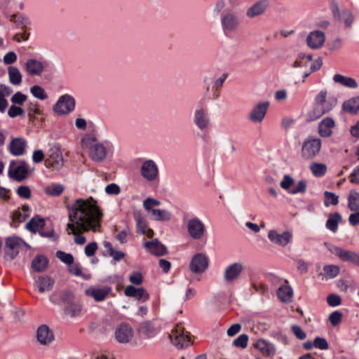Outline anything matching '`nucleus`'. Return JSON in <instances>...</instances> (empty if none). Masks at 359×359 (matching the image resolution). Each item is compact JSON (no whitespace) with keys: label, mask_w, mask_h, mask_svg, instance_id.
<instances>
[{"label":"nucleus","mask_w":359,"mask_h":359,"mask_svg":"<svg viewBox=\"0 0 359 359\" xmlns=\"http://www.w3.org/2000/svg\"><path fill=\"white\" fill-rule=\"evenodd\" d=\"M69 222V233L75 235L74 242L79 245L86 243V238L79 233L100 231V224L103 214L93 197L86 199L78 198L67 206Z\"/></svg>","instance_id":"1"},{"label":"nucleus","mask_w":359,"mask_h":359,"mask_svg":"<svg viewBox=\"0 0 359 359\" xmlns=\"http://www.w3.org/2000/svg\"><path fill=\"white\" fill-rule=\"evenodd\" d=\"M81 146L88 150L89 157L95 162H102L107 157L109 144L97 142L93 134H86L81 139Z\"/></svg>","instance_id":"2"},{"label":"nucleus","mask_w":359,"mask_h":359,"mask_svg":"<svg viewBox=\"0 0 359 359\" xmlns=\"http://www.w3.org/2000/svg\"><path fill=\"white\" fill-rule=\"evenodd\" d=\"M327 90H320L314 98L313 107L309 113V119L311 121L317 120L325 114L330 112L337 104V99L327 97Z\"/></svg>","instance_id":"3"},{"label":"nucleus","mask_w":359,"mask_h":359,"mask_svg":"<svg viewBox=\"0 0 359 359\" xmlns=\"http://www.w3.org/2000/svg\"><path fill=\"white\" fill-rule=\"evenodd\" d=\"M241 24L238 14L234 11L226 10L220 15V25L223 34L230 36L236 33Z\"/></svg>","instance_id":"4"},{"label":"nucleus","mask_w":359,"mask_h":359,"mask_svg":"<svg viewBox=\"0 0 359 359\" xmlns=\"http://www.w3.org/2000/svg\"><path fill=\"white\" fill-rule=\"evenodd\" d=\"M193 123L202 133L209 131L211 126V117L207 107L198 106L194 112Z\"/></svg>","instance_id":"5"},{"label":"nucleus","mask_w":359,"mask_h":359,"mask_svg":"<svg viewBox=\"0 0 359 359\" xmlns=\"http://www.w3.org/2000/svg\"><path fill=\"white\" fill-rule=\"evenodd\" d=\"M30 172L29 164L25 161H12L9 164L8 175L11 179L22 182L28 177Z\"/></svg>","instance_id":"6"},{"label":"nucleus","mask_w":359,"mask_h":359,"mask_svg":"<svg viewBox=\"0 0 359 359\" xmlns=\"http://www.w3.org/2000/svg\"><path fill=\"white\" fill-rule=\"evenodd\" d=\"M321 144L320 138L309 136L302 144V156L305 159L314 158L320 153Z\"/></svg>","instance_id":"7"},{"label":"nucleus","mask_w":359,"mask_h":359,"mask_svg":"<svg viewBox=\"0 0 359 359\" xmlns=\"http://www.w3.org/2000/svg\"><path fill=\"white\" fill-rule=\"evenodd\" d=\"M187 229L190 238L196 241L202 239L206 232L205 224L196 217L187 221Z\"/></svg>","instance_id":"8"},{"label":"nucleus","mask_w":359,"mask_h":359,"mask_svg":"<svg viewBox=\"0 0 359 359\" xmlns=\"http://www.w3.org/2000/svg\"><path fill=\"white\" fill-rule=\"evenodd\" d=\"M75 105L74 98L66 94L60 97L53 107V111L60 115H67L74 110Z\"/></svg>","instance_id":"9"},{"label":"nucleus","mask_w":359,"mask_h":359,"mask_svg":"<svg viewBox=\"0 0 359 359\" xmlns=\"http://www.w3.org/2000/svg\"><path fill=\"white\" fill-rule=\"evenodd\" d=\"M325 245H327L329 251L338 257L341 260L359 266V254L353 251L342 249L334 245L327 243Z\"/></svg>","instance_id":"10"},{"label":"nucleus","mask_w":359,"mask_h":359,"mask_svg":"<svg viewBox=\"0 0 359 359\" xmlns=\"http://www.w3.org/2000/svg\"><path fill=\"white\" fill-rule=\"evenodd\" d=\"M29 247L22 239L19 237L13 236L6 240L5 255L11 259H15L23 247Z\"/></svg>","instance_id":"11"},{"label":"nucleus","mask_w":359,"mask_h":359,"mask_svg":"<svg viewBox=\"0 0 359 359\" xmlns=\"http://www.w3.org/2000/svg\"><path fill=\"white\" fill-rule=\"evenodd\" d=\"M45 163L46 167L55 170H59L63 166V157L58 147L53 146L48 150Z\"/></svg>","instance_id":"12"},{"label":"nucleus","mask_w":359,"mask_h":359,"mask_svg":"<svg viewBox=\"0 0 359 359\" xmlns=\"http://www.w3.org/2000/svg\"><path fill=\"white\" fill-rule=\"evenodd\" d=\"M172 343L180 348H187L190 344L189 337L184 333V327L177 325L170 334Z\"/></svg>","instance_id":"13"},{"label":"nucleus","mask_w":359,"mask_h":359,"mask_svg":"<svg viewBox=\"0 0 359 359\" xmlns=\"http://www.w3.org/2000/svg\"><path fill=\"white\" fill-rule=\"evenodd\" d=\"M208 265V257L203 253H197L190 261L189 269L194 273L200 274L205 271Z\"/></svg>","instance_id":"14"},{"label":"nucleus","mask_w":359,"mask_h":359,"mask_svg":"<svg viewBox=\"0 0 359 359\" xmlns=\"http://www.w3.org/2000/svg\"><path fill=\"white\" fill-rule=\"evenodd\" d=\"M269 107V101L257 103L250 111L248 118L254 123H260L263 121Z\"/></svg>","instance_id":"15"},{"label":"nucleus","mask_w":359,"mask_h":359,"mask_svg":"<svg viewBox=\"0 0 359 359\" xmlns=\"http://www.w3.org/2000/svg\"><path fill=\"white\" fill-rule=\"evenodd\" d=\"M244 267L240 262H233L229 264L224 271L223 278L226 283L236 281L242 274Z\"/></svg>","instance_id":"16"},{"label":"nucleus","mask_w":359,"mask_h":359,"mask_svg":"<svg viewBox=\"0 0 359 359\" xmlns=\"http://www.w3.org/2000/svg\"><path fill=\"white\" fill-rule=\"evenodd\" d=\"M140 173L148 182H154L158 177V168L153 160H147L141 166Z\"/></svg>","instance_id":"17"},{"label":"nucleus","mask_w":359,"mask_h":359,"mask_svg":"<svg viewBox=\"0 0 359 359\" xmlns=\"http://www.w3.org/2000/svg\"><path fill=\"white\" fill-rule=\"evenodd\" d=\"M45 68V63L41 60L29 58L25 63V69L31 76H40Z\"/></svg>","instance_id":"18"},{"label":"nucleus","mask_w":359,"mask_h":359,"mask_svg":"<svg viewBox=\"0 0 359 359\" xmlns=\"http://www.w3.org/2000/svg\"><path fill=\"white\" fill-rule=\"evenodd\" d=\"M268 238L271 243L285 247L291 243L292 233L289 231H285L282 233H279L276 230L272 229L268 233Z\"/></svg>","instance_id":"19"},{"label":"nucleus","mask_w":359,"mask_h":359,"mask_svg":"<svg viewBox=\"0 0 359 359\" xmlns=\"http://www.w3.org/2000/svg\"><path fill=\"white\" fill-rule=\"evenodd\" d=\"M111 292V287L109 286L100 287L91 286L85 290L86 295L92 297L96 302H102Z\"/></svg>","instance_id":"20"},{"label":"nucleus","mask_w":359,"mask_h":359,"mask_svg":"<svg viewBox=\"0 0 359 359\" xmlns=\"http://www.w3.org/2000/svg\"><path fill=\"white\" fill-rule=\"evenodd\" d=\"M268 0H259L247 9L245 15L248 18H255L263 15L268 9Z\"/></svg>","instance_id":"21"},{"label":"nucleus","mask_w":359,"mask_h":359,"mask_svg":"<svg viewBox=\"0 0 359 359\" xmlns=\"http://www.w3.org/2000/svg\"><path fill=\"white\" fill-rule=\"evenodd\" d=\"M335 121L331 117H325L318 126V133L321 137L327 138L332 135L335 128Z\"/></svg>","instance_id":"22"},{"label":"nucleus","mask_w":359,"mask_h":359,"mask_svg":"<svg viewBox=\"0 0 359 359\" xmlns=\"http://www.w3.org/2000/svg\"><path fill=\"white\" fill-rule=\"evenodd\" d=\"M124 294L128 297H134L137 300L146 302L149 298V293L143 287H135L134 285H128L124 290Z\"/></svg>","instance_id":"23"},{"label":"nucleus","mask_w":359,"mask_h":359,"mask_svg":"<svg viewBox=\"0 0 359 359\" xmlns=\"http://www.w3.org/2000/svg\"><path fill=\"white\" fill-rule=\"evenodd\" d=\"M115 337L118 342L128 343L133 337V329L128 324H122L116 329Z\"/></svg>","instance_id":"24"},{"label":"nucleus","mask_w":359,"mask_h":359,"mask_svg":"<svg viewBox=\"0 0 359 359\" xmlns=\"http://www.w3.org/2000/svg\"><path fill=\"white\" fill-rule=\"evenodd\" d=\"M325 40V36L321 31H313L306 38L308 46L313 49H317L321 47Z\"/></svg>","instance_id":"25"},{"label":"nucleus","mask_w":359,"mask_h":359,"mask_svg":"<svg viewBox=\"0 0 359 359\" xmlns=\"http://www.w3.org/2000/svg\"><path fill=\"white\" fill-rule=\"evenodd\" d=\"M36 337L41 344L46 345L53 341L54 334L47 325H42L37 330Z\"/></svg>","instance_id":"26"},{"label":"nucleus","mask_w":359,"mask_h":359,"mask_svg":"<svg viewBox=\"0 0 359 359\" xmlns=\"http://www.w3.org/2000/svg\"><path fill=\"white\" fill-rule=\"evenodd\" d=\"M144 247L150 253L158 257L163 256L168 252L165 246L160 243L157 239L145 242Z\"/></svg>","instance_id":"27"},{"label":"nucleus","mask_w":359,"mask_h":359,"mask_svg":"<svg viewBox=\"0 0 359 359\" xmlns=\"http://www.w3.org/2000/svg\"><path fill=\"white\" fill-rule=\"evenodd\" d=\"M26 141L20 137L14 138L9 144V151L15 156H19L25 153Z\"/></svg>","instance_id":"28"},{"label":"nucleus","mask_w":359,"mask_h":359,"mask_svg":"<svg viewBox=\"0 0 359 359\" xmlns=\"http://www.w3.org/2000/svg\"><path fill=\"white\" fill-rule=\"evenodd\" d=\"M333 81L334 83H339L342 86L348 88L355 89L358 86L357 81L354 79L345 76L340 74H334L333 76Z\"/></svg>","instance_id":"29"},{"label":"nucleus","mask_w":359,"mask_h":359,"mask_svg":"<svg viewBox=\"0 0 359 359\" xmlns=\"http://www.w3.org/2000/svg\"><path fill=\"white\" fill-rule=\"evenodd\" d=\"M83 306L79 302H71L64 309V313L66 316L75 318L80 317L82 314Z\"/></svg>","instance_id":"30"},{"label":"nucleus","mask_w":359,"mask_h":359,"mask_svg":"<svg viewBox=\"0 0 359 359\" xmlns=\"http://www.w3.org/2000/svg\"><path fill=\"white\" fill-rule=\"evenodd\" d=\"M35 285L39 292L43 293L52 290L54 280L49 276H40L36 280Z\"/></svg>","instance_id":"31"},{"label":"nucleus","mask_w":359,"mask_h":359,"mask_svg":"<svg viewBox=\"0 0 359 359\" xmlns=\"http://www.w3.org/2000/svg\"><path fill=\"white\" fill-rule=\"evenodd\" d=\"M48 264L47 257L42 255H36L32 262V269L37 273L44 271Z\"/></svg>","instance_id":"32"},{"label":"nucleus","mask_w":359,"mask_h":359,"mask_svg":"<svg viewBox=\"0 0 359 359\" xmlns=\"http://www.w3.org/2000/svg\"><path fill=\"white\" fill-rule=\"evenodd\" d=\"M255 347L259 349L263 355H271L275 353V346L265 339H260L257 341Z\"/></svg>","instance_id":"33"},{"label":"nucleus","mask_w":359,"mask_h":359,"mask_svg":"<svg viewBox=\"0 0 359 359\" xmlns=\"http://www.w3.org/2000/svg\"><path fill=\"white\" fill-rule=\"evenodd\" d=\"M150 218L158 222H168L172 219L171 212L167 210L154 209L149 213Z\"/></svg>","instance_id":"34"},{"label":"nucleus","mask_w":359,"mask_h":359,"mask_svg":"<svg viewBox=\"0 0 359 359\" xmlns=\"http://www.w3.org/2000/svg\"><path fill=\"white\" fill-rule=\"evenodd\" d=\"M341 219L342 217L339 212L330 214L326 222V228L334 233L337 232Z\"/></svg>","instance_id":"35"},{"label":"nucleus","mask_w":359,"mask_h":359,"mask_svg":"<svg viewBox=\"0 0 359 359\" xmlns=\"http://www.w3.org/2000/svg\"><path fill=\"white\" fill-rule=\"evenodd\" d=\"M277 295L281 302L289 303L292 299L293 290L291 287L283 285L278 289Z\"/></svg>","instance_id":"36"},{"label":"nucleus","mask_w":359,"mask_h":359,"mask_svg":"<svg viewBox=\"0 0 359 359\" xmlns=\"http://www.w3.org/2000/svg\"><path fill=\"white\" fill-rule=\"evenodd\" d=\"M8 79L11 83L18 86L22 83V76L19 69L15 66H10L8 68Z\"/></svg>","instance_id":"37"},{"label":"nucleus","mask_w":359,"mask_h":359,"mask_svg":"<svg viewBox=\"0 0 359 359\" xmlns=\"http://www.w3.org/2000/svg\"><path fill=\"white\" fill-rule=\"evenodd\" d=\"M45 225V221L39 216L32 217L29 222L26 224V229L32 233H36Z\"/></svg>","instance_id":"38"},{"label":"nucleus","mask_w":359,"mask_h":359,"mask_svg":"<svg viewBox=\"0 0 359 359\" xmlns=\"http://www.w3.org/2000/svg\"><path fill=\"white\" fill-rule=\"evenodd\" d=\"M348 208L351 211L359 210V192L351 189L348 195Z\"/></svg>","instance_id":"39"},{"label":"nucleus","mask_w":359,"mask_h":359,"mask_svg":"<svg viewBox=\"0 0 359 359\" xmlns=\"http://www.w3.org/2000/svg\"><path fill=\"white\" fill-rule=\"evenodd\" d=\"M342 107L345 111L356 114L359 111V96L345 101Z\"/></svg>","instance_id":"40"},{"label":"nucleus","mask_w":359,"mask_h":359,"mask_svg":"<svg viewBox=\"0 0 359 359\" xmlns=\"http://www.w3.org/2000/svg\"><path fill=\"white\" fill-rule=\"evenodd\" d=\"M312 60V56L311 55H306L301 53L298 55L295 61L294 62L292 67L294 68L297 67H307L309 62Z\"/></svg>","instance_id":"41"},{"label":"nucleus","mask_w":359,"mask_h":359,"mask_svg":"<svg viewBox=\"0 0 359 359\" xmlns=\"http://www.w3.org/2000/svg\"><path fill=\"white\" fill-rule=\"evenodd\" d=\"M64 187L60 184H51L45 188V193L51 196H59L64 191Z\"/></svg>","instance_id":"42"},{"label":"nucleus","mask_w":359,"mask_h":359,"mask_svg":"<svg viewBox=\"0 0 359 359\" xmlns=\"http://www.w3.org/2000/svg\"><path fill=\"white\" fill-rule=\"evenodd\" d=\"M310 170L315 177H320L325 175L327 167L323 163H313L310 165Z\"/></svg>","instance_id":"43"},{"label":"nucleus","mask_w":359,"mask_h":359,"mask_svg":"<svg viewBox=\"0 0 359 359\" xmlns=\"http://www.w3.org/2000/svg\"><path fill=\"white\" fill-rule=\"evenodd\" d=\"M27 112L31 120L35 118L37 115L43 114L37 102H29L28 103Z\"/></svg>","instance_id":"44"},{"label":"nucleus","mask_w":359,"mask_h":359,"mask_svg":"<svg viewBox=\"0 0 359 359\" xmlns=\"http://www.w3.org/2000/svg\"><path fill=\"white\" fill-rule=\"evenodd\" d=\"M343 21L344 25L350 28L354 22V15L352 11L349 9H344L341 11V20Z\"/></svg>","instance_id":"45"},{"label":"nucleus","mask_w":359,"mask_h":359,"mask_svg":"<svg viewBox=\"0 0 359 359\" xmlns=\"http://www.w3.org/2000/svg\"><path fill=\"white\" fill-rule=\"evenodd\" d=\"M307 189V182L305 180H300L293 184L290 194L292 195L298 194H304Z\"/></svg>","instance_id":"46"},{"label":"nucleus","mask_w":359,"mask_h":359,"mask_svg":"<svg viewBox=\"0 0 359 359\" xmlns=\"http://www.w3.org/2000/svg\"><path fill=\"white\" fill-rule=\"evenodd\" d=\"M324 275L327 279L335 278L339 273V268L336 265H326L323 267Z\"/></svg>","instance_id":"47"},{"label":"nucleus","mask_w":359,"mask_h":359,"mask_svg":"<svg viewBox=\"0 0 359 359\" xmlns=\"http://www.w3.org/2000/svg\"><path fill=\"white\" fill-rule=\"evenodd\" d=\"M11 21L17 24L22 27H26L30 25V22L27 17L22 14H14L11 17Z\"/></svg>","instance_id":"48"},{"label":"nucleus","mask_w":359,"mask_h":359,"mask_svg":"<svg viewBox=\"0 0 359 359\" xmlns=\"http://www.w3.org/2000/svg\"><path fill=\"white\" fill-rule=\"evenodd\" d=\"M30 92L32 95L41 100H44L48 97L45 90L40 86L35 85L30 88Z\"/></svg>","instance_id":"49"},{"label":"nucleus","mask_w":359,"mask_h":359,"mask_svg":"<svg viewBox=\"0 0 359 359\" xmlns=\"http://www.w3.org/2000/svg\"><path fill=\"white\" fill-rule=\"evenodd\" d=\"M324 205L328 207L330 205H336L339 203V197L332 192L325 191Z\"/></svg>","instance_id":"50"},{"label":"nucleus","mask_w":359,"mask_h":359,"mask_svg":"<svg viewBox=\"0 0 359 359\" xmlns=\"http://www.w3.org/2000/svg\"><path fill=\"white\" fill-rule=\"evenodd\" d=\"M161 202L157 199L154 198H147L143 201V207L149 213L153 211L155 208L154 207L160 205Z\"/></svg>","instance_id":"51"},{"label":"nucleus","mask_w":359,"mask_h":359,"mask_svg":"<svg viewBox=\"0 0 359 359\" xmlns=\"http://www.w3.org/2000/svg\"><path fill=\"white\" fill-rule=\"evenodd\" d=\"M135 220L136 222L137 232L140 234L146 233V229L147 224L146 219L141 215L135 216Z\"/></svg>","instance_id":"52"},{"label":"nucleus","mask_w":359,"mask_h":359,"mask_svg":"<svg viewBox=\"0 0 359 359\" xmlns=\"http://www.w3.org/2000/svg\"><path fill=\"white\" fill-rule=\"evenodd\" d=\"M294 183V180L290 175H285L280 183V185L281 188H283L285 190H287L290 194V190H291Z\"/></svg>","instance_id":"53"},{"label":"nucleus","mask_w":359,"mask_h":359,"mask_svg":"<svg viewBox=\"0 0 359 359\" xmlns=\"http://www.w3.org/2000/svg\"><path fill=\"white\" fill-rule=\"evenodd\" d=\"M57 257L66 264L70 265L74 262V257L69 253H66L62 251H57L56 252Z\"/></svg>","instance_id":"54"},{"label":"nucleus","mask_w":359,"mask_h":359,"mask_svg":"<svg viewBox=\"0 0 359 359\" xmlns=\"http://www.w3.org/2000/svg\"><path fill=\"white\" fill-rule=\"evenodd\" d=\"M248 336L246 334H241L233 341V344L236 347L245 348L248 346Z\"/></svg>","instance_id":"55"},{"label":"nucleus","mask_w":359,"mask_h":359,"mask_svg":"<svg viewBox=\"0 0 359 359\" xmlns=\"http://www.w3.org/2000/svg\"><path fill=\"white\" fill-rule=\"evenodd\" d=\"M16 193L20 198L29 199L31 197V190L28 186L21 185L17 190Z\"/></svg>","instance_id":"56"},{"label":"nucleus","mask_w":359,"mask_h":359,"mask_svg":"<svg viewBox=\"0 0 359 359\" xmlns=\"http://www.w3.org/2000/svg\"><path fill=\"white\" fill-rule=\"evenodd\" d=\"M24 114V109H22L20 107L16 106L15 104L11 106L8 111V115L11 118H14L18 116H23Z\"/></svg>","instance_id":"57"},{"label":"nucleus","mask_w":359,"mask_h":359,"mask_svg":"<svg viewBox=\"0 0 359 359\" xmlns=\"http://www.w3.org/2000/svg\"><path fill=\"white\" fill-rule=\"evenodd\" d=\"M342 319V313L340 311H335L329 316V320L333 326L340 323Z\"/></svg>","instance_id":"58"},{"label":"nucleus","mask_w":359,"mask_h":359,"mask_svg":"<svg viewBox=\"0 0 359 359\" xmlns=\"http://www.w3.org/2000/svg\"><path fill=\"white\" fill-rule=\"evenodd\" d=\"M130 282L133 285H140L143 282V277L141 273L138 271L133 272L128 278Z\"/></svg>","instance_id":"59"},{"label":"nucleus","mask_w":359,"mask_h":359,"mask_svg":"<svg viewBox=\"0 0 359 359\" xmlns=\"http://www.w3.org/2000/svg\"><path fill=\"white\" fill-rule=\"evenodd\" d=\"M27 100V96L21 92H17L11 97V102L14 104L22 105Z\"/></svg>","instance_id":"60"},{"label":"nucleus","mask_w":359,"mask_h":359,"mask_svg":"<svg viewBox=\"0 0 359 359\" xmlns=\"http://www.w3.org/2000/svg\"><path fill=\"white\" fill-rule=\"evenodd\" d=\"M314 347L320 350H327L329 347L328 343L325 339L317 337L314 339Z\"/></svg>","instance_id":"61"},{"label":"nucleus","mask_w":359,"mask_h":359,"mask_svg":"<svg viewBox=\"0 0 359 359\" xmlns=\"http://www.w3.org/2000/svg\"><path fill=\"white\" fill-rule=\"evenodd\" d=\"M291 330L295 337L300 340H303L306 337V333L299 325H292Z\"/></svg>","instance_id":"62"},{"label":"nucleus","mask_w":359,"mask_h":359,"mask_svg":"<svg viewBox=\"0 0 359 359\" xmlns=\"http://www.w3.org/2000/svg\"><path fill=\"white\" fill-rule=\"evenodd\" d=\"M327 302L331 306H337L341 304V299L337 294H330L327 297Z\"/></svg>","instance_id":"63"},{"label":"nucleus","mask_w":359,"mask_h":359,"mask_svg":"<svg viewBox=\"0 0 359 359\" xmlns=\"http://www.w3.org/2000/svg\"><path fill=\"white\" fill-rule=\"evenodd\" d=\"M353 212L348 217V222L351 226H355L359 224V210Z\"/></svg>","instance_id":"64"}]
</instances>
